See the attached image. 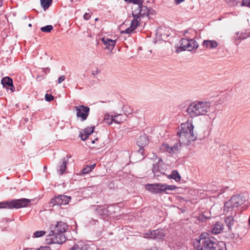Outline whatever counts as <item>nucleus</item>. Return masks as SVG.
Returning <instances> with one entry per match:
<instances>
[{
    "label": "nucleus",
    "instance_id": "nucleus-34",
    "mask_svg": "<svg viewBox=\"0 0 250 250\" xmlns=\"http://www.w3.org/2000/svg\"><path fill=\"white\" fill-rule=\"evenodd\" d=\"M45 234V232L43 230H38L33 233V238H39L43 236Z\"/></svg>",
    "mask_w": 250,
    "mask_h": 250
},
{
    "label": "nucleus",
    "instance_id": "nucleus-25",
    "mask_svg": "<svg viewBox=\"0 0 250 250\" xmlns=\"http://www.w3.org/2000/svg\"><path fill=\"white\" fill-rule=\"evenodd\" d=\"M71 250H91V249L88 245L80 243L79 244L75 245L74 247L71 249Z\"/></svg>",
    "mask_w": 250,
    "mask_h": 250
},
{
    "label": "nucleus",
    "instance_id": "nucleus-19",
    "mask_svg": "<svg viewBox=\"0 0 250 250\" xmlns=\"http://www.w3.org/2000/svg\"><path fill=\"white\" fill-rule=\"evenodd\" d=\"M250 36L249 34L246 31L242 32H237L235 34V40H236L235 44L238 45L239 42L245 39H247Z\"/></svg>",
    "mask_w": 250,
    "mask_h": 250
},
{
    "label": "nucleus",
    "instance_id": "nucleus-21",
    "mask_svg": "<svg viewBox=\"0 0 250 250\" xmlns=\"http://www.w3.org/2000/svg\"><path fill=\"white\" fill-rule=\"evenodd\" d=\"M139 25V21L138 20L133 19L131 22L130 26L125 30V33L130 34Z\"/></svg>",
    "mask_w": 250,
    "mask_h": 250
},
{
    "label": "nucleus",
    "instance_id": "nucleus-16",
    "mask_svg": "<svg viewBox=\"0 0 250 250\" xmlns=\"http://www.w3.org/2000/svg\"><path fill=\"white\" fill-rule=\"evenodd\" d=\"M71 157L70 155H67L66 158H63L62 159V163L59 165L57 167V171L60 175H62L66 168V165L68 163V158Z\"/></svg>",
    "mask_w": 250,
    "mask_h": 250
},
{
    "label": "nucleus",
    "instance_id": "nucleus-30",
    "mask_svg": "<svg viewBox=\"0 0 250 250\" xmlns=\"http://www.w3.org/2000/svg\"><path fill=\"white\" fill-rule=\"evenodd\" d=\"M12 208V200L11 201L1 202L0 203V208Z\"/></svg>",
    "mask_w": 250,
    "mask_h": 250
},
{
    "label": "nucleus",
    "instance_id": "nucleus-4",
    "mask_svg": "<svg viewBox=\"0 0 250 250\" xmlns=\"http://www.w3.org/2000/svg\"><path fill=\"white\" fill-rule=\"evenodd\" d=\"M207 233H202L199 239L194 242L196 250H213L215 249L219 242L212 237H207Z\"/></svg>",
    "mask_w": 250,
    "mask_h": 250
},
{
    "label": "nucleus",
    "instance_id": "nucleus-31",
    "mask_svg": "<svg viewBox=\"0 0 250 250\" xmlns=\"http://www.w3.org/2000/svg\"><path fill=\"white\" fill-rule=\"evenodd\" d=\"M213 250H227L225 243L223 242H219L215 249Z\"/></svg>",
    "mask_w": 250,
    "mask_h": 250
},
{
    "label": "nucleus",
    "instance_id": "nucleus-55",
    "mask_svg": "<svg viewBox=\"0 0 250 250\" xmlns=\"http://www.w3.org/2000/svg\"><path fill=\"white\" fill-rule=\"evenodd\" d=\"M249 225H250V223H249Z\"/></svg>",
    "mask_w": 250,
    "mask_h": 250
},
{
    "label": "nucleus",
    "instance_id": "nucleus-50",
    "mask_svg": "<svg viewBox=\"0 0 250 250\" xmlns=\"http://www.w3.org/2000/svg\"><path fill=\"white\" fill-rule=\"evenodd\" d=\"M2 5V1L1 0H0V6H1Z\"/></svg>",
    "mask_w": 250,
    "mask_h": 250
},
{
    "label": "nucleus",
    "instance_id": "nucleus-7",
    "mask_svg": "<svg viewBox=\"0 0 250 250\" xmlns=\"http://www.w3.org/2000/svg\"><path fill=\"white\" fill-rule=\"evenodd\" d=\"M137 5V7L134 8L132 11L133 19L138 20L141 17H144L145 16L148 17L152 13V10L148 8L146 6L143 5L142 3Z\"/></svg>",
    "mask_w": 250,
    "mask_h": 250
},
{
    "label": "nucleus",
    "instance_id": "nucleus-52",
    "mask_svg": "<svg viewBox=\"0 0 250 250\" xmlns=\"http://www.w3.org/2000/svg\"><path fill=\"white\" fill-rule=\"evenodd\" d=\"M44 169H45L47 168V167L46 166H44L43 167Z\"/></svg>",
    "mask_w": 250,
    "mask_h": 250
},
{
    "label": "nucleus",
    "instance_id": "nucleus-24",
    "mask_svg": "<svg viewBox=\"0 0 250 250\" xmlns=\"http://www.w3.org/2000/svg\"><path fill=\"white\" fill-rule=\"evenodd\" d=\"M225 222L226 223V226L228 228V230H231V227L234 225L235 223V220L233 219V217L231 215H229L226 217L225 219Z\"/></svg>",
    "mask_w": 250,
    "mask_h": 250
},
{
    "label": "nucleus",
    "instance_id": "nucleus-6",
    "mask_svg": "<svg viewBox=\"0 0 250 250\" xmlns=\"http://www.w3.org/2000/svg\"><path fill=\"white\" fill-rule=\"evenodd\" d=\"M244 200L240 195L233 196L230 199L226 202L224 204V210L226 213L232 214L234 210L235 212V208L240 205L243 204Z\"/></svg>",
    "mask_w": 250,
    "mask_h": 250
},
{
    "label": "nucleus",
    "instance_id": "nucleus-26",
    "mask_svg": "<svg viewBox=\"0 0 250 250\" xmlns=\"http://www.w3.org/2000/svg\"><path fill=\"white\" fill-rule=\"evenodd\" d=\"M1 83L3 87H13V80L9 77H5L4 78H3L1 80Z\"/></svg>",
    "mask_w": 250,
    "mask_h": 250
},
{
    "label": "nucleus",
    "instance_id": "nucleus-14",
    "mask_svg": "<svg viewBox=\"0 0 250 250\" xmlns=\"http://www.w3.org/2000/svg\"><path fill=\"white\" fill-rule=\"evenodd\" d=\"M146 237L153 239H161L164 238L165 233L163 229L149 230L145 233Z\"/></svg>",
    "mask_w": 250,
    "mask_h": 250
},
{
    "label": "nucleus",
    "instance_id": "nucleus-13",
    "mask_svg": "<svg viewBox=\"0 0 250 250\" xmlns=\"http://www.w3.org/2000/svg\"><path fill=\"white\" fill-rule=\"evenodd\" d=\"M31 200L26 198L12 200V208H25L29 206Z\"/></svg>",
    "mask_w": 250,
    "mask_h": 250
},
{
    "label": "nucleus",
    "instance_id": "nucleus-48",
    "mask_svg": "<svg viewBox=\"0 0 250 250\" xmlns=\"http://www.w3.org/2000/svg\"><path fill=\"white\" fill-rule=\"evenodd\" d=\"M11 88H10V90H11L12 92H13L14 90H15V87L13 85V87L12 86H10Z\"/></svg>",
    "mask_w": 250,
    "mask_h": 250
},
{
    "label": "nucleus",
    "instance_id": "nucleus-53",
    "mask_svg": "<svg viewBox=\"0 0 250 250\" xmlns=\"http://www.w3.org/2000/svg\"><path fill=\"white\" fill-rule=\"evenodd\" d=\"M223 191H221V192H219L218 194H221V193H223Z\"/></svg>",
    "mask_w": 250,
    "mask_h": 250
},
{
    "label": "nucleus",
    "instance_id": "nucleus-32",
    "mask_svg": "<svg viewBox=\"0 0 250 250\" xmlns=\"http://www.w3.org/2000/svg\"><path fill=\"white\" fill-rule=\"evenodd\" d=\"M104 121L105 123L111 125L113 122L112 115L105 114L104 117Z\"/></svg>",
    "mask_w": 250,
    "mask_h": 250
},
{
    "label": "nucleus",
    "instance_id": "nucleus-29",
    "mask_svg": "<svg viewBox=\"0 0 250 250\" xmlns=\"http://www.w3.org/2000/svg\"><path fill=\"white\" fill-rule=\"evenodd\" d=\"M53 0H40L41 6L44 11L46 10L52 4Z\"/></svg>",
    "mask_w": 250,
    "mask_h": 250
},
{
    "label": "nucleus",
    "instance_id": "nucleus-33",
    "mask_svg": "<svg viewBox=\"0 0 250 250\" xmlns=\"http://www.w3.org/2000/svg\"><path fill=\"white\" fill-rule=\"evenodd\" d=\"M53 26L51 25H47L45 26L42 27L41 30L43 32L49 33L53 30Z\"/></svg>",
    "mask_w": 250,
    "mask_h": 250
},
{
    "label": "nucleus",
    "instance_id": "nucleus-17",
    "mask_svg": "<svg viewBox=\"0 0 250 250\" xmlns=\"http://www.w3.org/2000/svg\"><path fill=\"white\" fill-rule=\"evenodd\" d=\"M94 129V126L87 127L83 130V133L81 132L79 134V137L83 141L86 140L93 132Z\"/></svg>",
    "mask_w": 250,
    "mask_h": 250
},
{
    "label": "nucleus",
    "instance_id": "nucleus-28",
    "mask_svg": "<svg viewBox=\"0 0 250 250\" xmlns=\"http://www.w3.org/2000/svg\"><path fill=\"white\" fill-rule=\"evenodd\" d=\"M167 177L169 179H174L176 182H179L181 180V176L176 170L172 171L171 174L169 175Z\"/></svg>",
    "mask_w": 250,
    "mask_h": 250
},
{
    "label": "nucleus",
    "instance_id": "nucleus-43",
    "mask_svg": "<svg viewBox=\"0 0 250 250\" xmlns=\"http://www.w3.org/2000/svg\"><path fill=\"white\" fill-rule=\"evenodd\" d=\"M100 72V71L98 69V68H96L95 70H93L92 72V74L94 76L96 75Z\"/></svg>",
    "mask_w": 250,
    "mask_h": 250
},
{
    "label": "nucleus",
    "instance_id": "nucleus-10",
    "mask_svg": "<svg viewBox=\"0 0 250 250\" xmlns=\"http://www.w3.org/2000/svg\"><path fill=\"white\" fill-rule=\"evenodd\" d=\"M181 145L176 142L173 145L163 143L160 146V150L162 152H166L169 154L177 153L181 148Z\"/></svg>",
    "mask_w": 250,
    "mask_h": 250
},
{
    "label": "nucleus",
    "instance_id": "nucleus-39",
    "mask_svg": "<svg viewBox=\"0 0 250 250\" xmlns=\"http://www.w3.org/2000/svg\"><path fill=\"white\" fill-rule=\"evenodd\" d=\"M91 171V168L89 166L86 167L82 169L83 174H87Z\"/></svg>",
    "mask_w": 250,
    "mask_h": 250
},
{
    "label": "nucleus",
    "instance_id": "nucleus-23",
    "mask_svg": "<svg viewBox=\"0 0 250 250\" xmlns=\"http://www.w3.org/2000/svg\"><path fill=\"white\" fill-rule=\"evenodd\" d=\"M204 46L210 49L215 48L217 46V42L214 40H206L204 41L203 42Z\"/></svg>",
    "mask_w": 250,
    "mask_h": 250
},
{
    "label": "nucleus",
    "instance_id": "nucleus-18",
    "mask_svg": "<svg viewBox=\"0 0 250 250\" xmlns=\"http://www.w3.org/2000/svg\"><path fill=\"white\" fill-rule=\"evenodd\" d=\"M108 207H100L96 209V213L101 216L102 218H105L108 216L110 211L108 209Z\"/></svg>",
    "mask_w": 250,
    "mask_h": 250
},
{
    "label": "nucleus",
    "instance_id": "nucleus-1",
    "mask_svg": "<svg viewBox=\"0 0 250 250\" xmlns=\"http://www.w3.org/2000/svg\"><path fill=\"white\" fill-rule=\"evenodd\" d=\"M67 224L62 221L58 222L55 226H51V230L46 239L49 244H62L66 241V237L64 233L68 229Z\"/></svg>",
    "mask_w": 250,
    "mask_h": 250
},
{
    "label": "nucleus",
    "instance_id": "nucleus-20",
    "mask_svg": "<svg viewBox=\"0 0 250 250\" xmlns=\"http://www.w3.org/2000/svg\"><path fill=\"white\" fill-rule=\"evenodd\" d=\"M224 229V225L222 223L216 222L212 228L211 232L215 234L221 233Z\"/></svg>",
    "mask_w": 250,
    "mask_h": 250
},
{
    "label": "nucleus",
    "instance_id": "nucleus-42",
    "mask_svg": "<svg viewBox=\"0 0 250 250\" xmlns=\"http://www.w3.org/2000/svg\"><path fill=\"white\" fill-rule=\"evenodd\" d=\"M90 17L91 16L90 14L88 13H85L83 15V19L85 20H88L90 19Z\"/></svg>",
    "mask_w": 250,
    "mask_h": 250
},
{
    "label": "nucleus",
    "instance_id": "nucleus-36",
    "mask_svg": "<svg viewBox=\"0 0 250 250\" xmlns=\"http://www.w3.org/2000/svg\"><path fill=\"white\" fill-rule=\"evenodd\" d=\"M209 218V217L206 216L204 214H200L197 217L198 220L201 222H204Z\"/></svg>",
    "mask_w": 250,
    "mask_h": 250
},
{
    "label": "nucleus",
    "instance_id": "nucleus-38",
    "mask_svg": "<svg viewBox=\"0 0 250 250\" xmlns=\"http://www.w3.org/2000/svg\"><path fill=\"white\" fill-rule=\"evenodd\" d=\"M125 1L129 3H133L135 4H139L143 3V0H124Z\"/></svg>",
    "mask_w": 250,
    "mask_h": 250
},
{
    "label": "nucleus",
    "instance_id": "nucleus-27",
    "mask_svg": "<svg viewBox=\"0 0 250 250\" xmlns=\"http://www.w3.org/2000/svg\"><path fill=\"white\" fill-rule=\"evenodd\" d=\"M113 122L117 124H120L125 120V115L119 114L117 115H112Z\"/></svg>",
    "mask_w": 250,
    "mask_h": 250
},
{
    "label": "nucleus",
    "instance_id": "nucleus-8",
    "mask_svg": "<svg viewBox=\"0 0 250 250\" xmlns=\"http://www.w3.org/2000/svg\"><path fill=\"white\" fill-rule=\"evenodd\" d=\"M180 45L178 50L180 51L186 50L191 51L198 47L197 42L193 39H182L180 41Z\"/></svg>",
    "mask_w": 250,
    "mask_h": 250
},
{
    "label": "nucleus",
    "instance_id": "nucleus-41",
    "mask_svg": "<svg viewBox=\"0 0 250 250\" xmlns=\"http://www.w3.org/2000/svg\"><path fill=\"white\" fill-rule=\"evenodd\" d=\"M65 80V76L64 75H62L60 77L58 80V83H61Z\"/></svg>",
    "mask_w": 250,
    "mask_h": 250
},
{
    "label": "nucleus",
    "instance_id": "nucleus-46",
    "mask_svg": "<svg viewBox=\"0 0 250 250\" xmlns=\"http://www.w3.org/2000/svg\"><path fill=\"white\" fill-rule=\"evenodd\" d=\"M48 248L46 247H41L38 250H48Z\"/></svg>",
    "mask_w": 250,
    "mask_h": 250
},
{
    "label": "nucleus",
    "instance_id": "nucleus-44",
    "mask_svg": "<svg viewBox=\"0 0 250 250\" xmlns=\"http://www.w3.org/2000/svg\"><path fill=\"white\" fill-rule=\"evenodd\" d=\"M143 147H140V148L138 151V153L139 154H141L142 156H144L143 152L144 150L143 149Z\"/></svg>",
    "mask_w": 250,
    "mask_h": 250
},
{
    "label": "nucleus",
    "instance_id": "nucleus-37",
    "mask_svg": "<svg viewBox=\"0 0 250 250\" xmlns=\"http://www.w3.org/2000/svg\"><path fill=\"white\" fill-rule=\"evenodd\" d=\"M240 5L241 6H247L250 8V0H242Z\"/></svg>",
    "mask_w": 250,
    "mask_h": 250
},
{
    "label": "nucleus",
    "instance_id": "nucleus-9",
    "mask_svg": "<svg viewBox=\"0 0 250 250\" xmlns=\"http://www.w3.org/2000/svg\"><path fill=\"white\" fill-rule=\"evenodd\" d=\"M167 169V166L161 159H157V161L153 164L152 172L155 176H160L165 174Z\"/></svg>",
    "mask_w": 250,
    "mask_h": 250
},
{
    "label": "nucleus",
    "instance_id": "nucleus-45",
    "mask_svg": "<svg viewBox=\"0 0 250 250\" xmlns=\"http://www.w3.org/2000/svg\"><path fill=\"white\" fill-rule=\"evenodd\" d=\"M184 1L185 0H174V2L176 4H179Z\"/></svg>",
    "mask_w": 250,
    "mask_h": 250
},
{
    "label": "nucleus",
    "instance_id": "nucleus-5",
    "mask_svg": "<svg viewBox=\"0 0 250 250\" xmlns=\"http://www.w3.org/2000/svg\"><path fill=\"white\" fill-rule=\"evenodd\" d=\"M146 190L152 193L159 194L163 192L168 194V191H172L176 189V187L174 185H168L165 184H148L145 185Z\"/></svg>",
    "mask_w": 250,
    "mask_h": 250
},
{
    "label": "nucleus",
    "instance_id": "nucleus-12",
    "mask_svg": "<svg viewBox=\"0 0 250 250\" xmlns=\"http://www.w3.org/2000/svg\"><path fill=\"white\" fill-rule=\"evenodd\" d=\"M71 199L70 196H67L64 195H60L56 196L54 199H52L50 202V203L54 206L62 205L67 204Z\"/></svg>",
    "mask_w": 250,
    "mask_h": 250
},
{
    "label": "nucleus",
    "instance_id": "nucleus-54",
    "mask_svg": "<svg viewBox=\"0 0 250 250\" xmlns=\"http://www.w3.org/2000/svg\"><path fill=\"white\" fill-rule=\"evenodd\" d=\"M26 250H29V249H26Z\"/></svg>",
    "mask_w": 250,
    "mask_h": 250
},
{
    "label": "nucleus",
    "instance_id": "nucleus-22",
    "mask_svg": "<svg viewBox=\"0 0 250 250\" xmlns=\"http://www.w3.org/2000/svg\"><path fill=\"white\" fill-rule=\"evenodd\" d=\"M148 143V137L146 135L140 136L137 141V145L139 147H144Z\"/></svg>",
    "mask_w": 250,
    "mask_h": 250
},
{
    "label": "nucleus",
    "instance_id": "nucleus-15",
    "mask_svg": "<svg viewBox=\"0 0 250 250\" xmlns=\"http://www.w3.org/2000/svg\"><path fill=\"white\" fill-rule=\"evenodd\" d=\"M102 42L105 45V48L112 51L116 44V40L108 39L107 38L104 37L102 39Z\"/></svg>",
    "mask_w": 250,
    "mask_h": 250
},
{
    "label": "nucleus",
    "instance_id": "nucleus-2",
    "mask_svg": "<svg viewBox=\"0 0 250 250\" xmlns=\"http://www.w3.org/2000/svg\"><path fill=\"white\" fill-rule=\"evenodd\" d=\"M211 103L207 101H196L189 104L187 108L188 114L191 118L206 115L209 111Z\"/></svg>",
    "mask_w": 250,
    "mask_h": 250
},
{
    "label": "nucleus",
    "instance_id": "nucleus-51",
    "mask_svg": "<svg viewBox=\"0 0 250 250\" xmlns=\"http://www.w3.org/2000/svg\"><path fill=\"white\" fill-rule=\"evenodd\" d=\"M28 26H29V27H31V26H32V24H31V23H29V24H28Z\"/></svg>",
    "mask_w": 250,
    "mask_h": 250
},
{
    "label": "nucleus",
    "instance_id": "nucleus-47",
    "mask_svg": "<svg viewBox=\"0 0 250 250\" xmlns=\"http://www.w3.org/2000/svg\"><path fill=\"white\" fill-rule=\"evenodd\" d=\"M90 168H91V170L94 168V167H95V164H93V165H92L91 166H89Z\"/></svg>",
    "mask_w": 250,
    "mask_h": 250
},
{
    "label": "nucleus",
    "instance_id": "nucleus-11",
    "mask_svg": "<svg viewBox=\"0 0 250 250\" xmlns=\"http://www.w3.org/2000/svg\"><path fill=\"white\" fill-rule=\"evenodd\" d=\"M75 109L77 116L81 119V121H84L87 119L90 111V108L88 106L81 105L76 106Z\"/></svg>",
    "mask_w": 250,
    "mask_h": 250
},
{
    "label": "nucleus",
    "instance_id": "nucleus-49",
    "mask_svg": "<svg viewBox=\"0 0 250 250\" xmlns=\"http://www.w3.org/2000/svg\"><path fill=\"white\" fill-rule=\"evenodd\" d=\"M98 140V138L95 139V140L92 141V144H94L95 143V141Z\"/></svg>",
    "mask_w": 250,
    "mask_h": 250
},
{
    "label": "nucleus",
    "instance_id": "nucleus-3",
    "mask_svg": "<svg viewBox=\"0 0 250 250\" xmlns=\"http://www.w3.org/2000/svg\"><path fill=\"white\" fill-rule=\"evenodd\" d=\"M194 126L191 123L187 122L181 125L177 134L179 137V143L188 145L194 141L196 136L193 132Z\"/></svg>",
    "mask_w": 250,
    "mask_h": 250
},
{
    "label": "nucleus",
    "instance_id": "nucleus-40",
    "mask_svg": "<svg viewBox=\"0 0 250 250\" xmlns=\"http://www.w3.org/2000/svg\"><path fill=\"white\" fill-rule=\"evenodd\" d=\"M45 99L47 102H51L54 100V97L51 94H46L45 95Z\"/></svg>",
    "mask_w": 250,
    "mask_h": 250
},
{
    "label": "nucleus",
    "instance_id": "nucleus-35",
    "mask_svg": "<svg viewBox=\"0 0 250 250\" xmlns=\"http://www.w3.org/2000/svg\"><path fill=\"white\" fill-rule=\"evenodd\" d=\"M226 2L230 6H235L238 5L239 2L238 0H226Z\"/></svg>",
    "mask_w": 250,
    "mask_h": 250
}]
</instances>
